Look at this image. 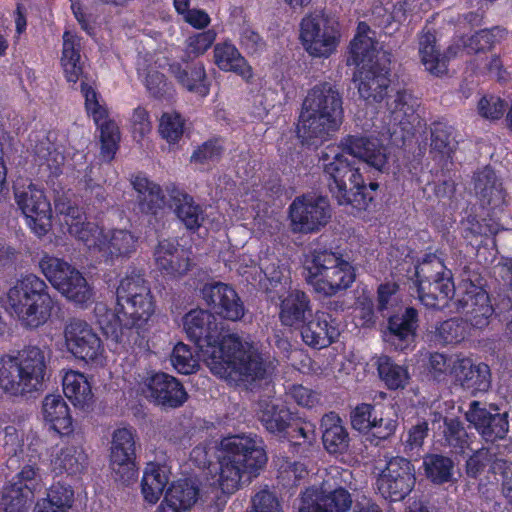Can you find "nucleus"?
<instances>
[{"label":"nucleus","instance_id":"e2e57ef3","mask_svg":"<svg viewBox=\"0 0 512 512\" xmlns=\"http://www.w3.org/2000/svg\"><path fill=\"white\" fill-rule=\"evenodd\" d=\"M263 278H260L259 284L265 290H271L281 283L284 278V270L279 266L277 259L262 260L260 266Z\"/></svg>","mask_w":512,"mask_h":512},{"label":"nucleus","instance_id":"9b49d317","mask_svg":"<svg viewBox=\"0 0 512 512\" xmlns=\"http://www.w3.org/2000/svg\"><path fill=\"white\" fill-rule=\"evenodd\" d=\"M419 301L428 308H441L455 293L452 275L435 255L428 256L415 271Z\"/></svg>","mask_w":512,"mask_h":512},{"label":"nucleus","instance_id":"cd10ccee","mask_svg":"<svg viewBox=\"0 0 512 512\" xmlns=\"http://www.w3.org/2000/svg\"><path fill=\"white\" fill-rule=\"evenodd\" d=\"M475 192L480 204L493 212L501 211L509 204V196L501 179L490 168L477 173Z\"/></svg>","mask_w":512,"mask_h":512},{"label":"nucleus","instance_id":"72a5a7b5","mask_svg":"<svg viewBox=\"0 0 512 512\" xmlns=\"http://www.w3.org/2000/svg\"><path fill=\"white\" fill-rule=\"evenodd\" d=\"M170 72L177 82L186 90L205 97L209 93L206 80V71L202 62L183 63L174 62L170 65Z\"/></svg>","mask_w":512,"mask_h":512},{"label":"nucleus","instance_id":"412c9836","mask_svg":"<svg viewBox=\"0 0 512 512\" xmlns=\"http://www.w3.org/2000/svg\"><path fill=\"white\" fill-rule=\"evenodd\" d=\"M383 54L390 59V54L375 41L370 27L365 22H360L350 44L347 64L358 67V70L383 66Z\"/></svg>","mask_w":512,"mask_h":512},{"label":"nucleus","instance_id":"680f3d73","mask_svg":"<svg viewBox=\"0 0 512 512\" xmlns=\"http://www.w3.org/2000/svg\"><path fill=\"white\" fill-rule=\"evenodd\" d=\"M216 32L209 29L189 36L186 40V52L195 57L203 55L216 40Z\"/></svg>","mask_w":512,"mask_h":512},{"label":"nucleus","instance_id":"6ab92c4d","mask_svg":"<svg viewBox=\"0 0 512 512\" xmlns=\"http://www.w3.org/2000/svg\"><path fill=\"white\" fill-rule=\"evenodd\" d=\"M352 505L350 493L344 488L331 490L325 481L320 488H307L301 497L299 512H348Z\"/></svg>","mask_w":512,"mask_h":512},{"label":"nucleus","instance_id":"20e7f679","mask_svg":"<svg viewBox=\"0 0 512 512\" xmlns=\"http://www.w3.org/2000/svg\"><path fill=\"white\" fill-rule=\"evenodd\" d=\"M56 209L69 234L83 242L90 251L100 253L106 261L113 263L128 259L137 251L139 237L133 232L127 229L105 231L96 223L86 222L82 210L71 204L56 202Z\"/></svg>","mask_w":512,"mask_h":512},{"label":"nucleus","instance_id":"f3484780","mask_svg":"<svg viewBox=\"0 0 512 512\" xmlns=\"http://www.w3.org/2000/svg\"><path fill=\"white\" fill-rule=\"evenodd\" d=\"M414 484V467L410 461L401 457L389 460L376 482L379 493L390 501L404 499L411 492Z\"/></svg>","mask_w":512,"mask_h":512},{"label":"nucleus","instance_id":"ea45409f","mask_svg":"<svg viewBox=\"0 0 512 512\" xmlns=\"http://www.w3.org/2000/svg\"><path fill=\"white\" fill-rule=\"evenodd\" d=\"M323 444L331 454L343 453L349 445V435L343 421L336 413L326 414L322 418Z\"/></svg>","mask_w":512,"mask_h":512},{"label":"nucleus","instance_id":"774afa93","mask_svg":"<svg viewBox=\"0 0 512 512\" xmlns=\"http://www.w3.org/2000/svg\"><path fill=\"white\" fill-rule=\"evenodd\" d=\"M491 468L495 474H501L502 494L507 502L512 505V463L503 459H496Z\"/></svg>","mask_w":512,"mask_h":512},{"label":"nucleus","instance_id":"9d476101","mask_svg":"<svg viewBox=\"0 0 512 512\" xmlns=\"http://www.w3.org/2000/svg\"><path fill=\"white\" fill-rule=\"evenodd\" d=\"M38 267L49 283L69 301L82 307L93 301V290L86 278L66 260L43 253Z\"/></svg>","mask_w":512,"mask_h":512},{"label":"nucleus","instance_id":"3c124183","mask_svg":"<svg viewBox=\"0 0 512 512\" xmlns=\"http://www.w3.org/2000/svg\"><path fill=\"white\" fill-rule=\"evenodd\" d=\"M35 155V161L42 176L57 177L62 172L64 155L50 143L40 142L36 146Z\"/></svg>","mask_w":512,"mask_h":512},{"label":"nucleus","instance_id":"4be33fe9","mask_svg":"<svg viewBox=\"0 0 512 512\" xmlns=\"http://www.w3.org/2000/svg\"><path fill=\"white\" fill-rule=\"evenodd\" d=\"M383 66L359 69L354 76L360 97L368 104L380 103L390 87L391 59L382 55Z\"/></svg>","mask_w":512,"mask_h":512},{"label":"nucleus","instance_id":"0e129e2a","mask_svg":"<svg viewBox=\"0 0 512 512\" xmlns=\"http://www.w3.org/2000/svg\"><path fill=\"white\" fill-rule=\"evenodd\" d=\"M462 359L460 356L449 357L440 353H434L430 356V372L438 381L446 380L447 376L452 379V370L457 360Z\"/></svg>","mask_w":512,"mask_h":512},{"label":"nucleus","instance_id":"aec40b11","mask_svg":"<svg viewBox=\"0 0 512 512\" xmlns=\"http://www.w3.org/2000/svg\"><path fill=\"white\" fill-rule=\"evenodd\" d=\"M456 309L465 322L475 329H484L494 313L488 293L472 282L465 283V292L456 302Z\"/></svg>","mask_w":512,"mask_h":512},{"label":"nucleus","instance_id":"f257e3e1","mask_svg":"<svg viewBox=\"0 0 512 512\" xmlns=\"http://www.w3.org/2000/svg\"><path fill=\"white\" fill-rule=\"evenodd\" d=\"M183 327L197 344L200 357L210 371L230 384H249L266 377L274 368L254 343L237 334L220 335L215 316L207 310L188 312Z\"/></svg>","mask_w":512,"mask_h":512},{"label":"nucleus","instance_id":"603ef678","mask_svg":"<svg viewBox=\"0 0 512 512\" xmlns=\"http://www.w3.org/2000/svg\"><path fill=\"white\" fill-rule=\"evenodd\" d=\"M86 461V455L81 447L67 446L56 454L52 460L53 469L59 473L69 474L80 472Z\"/></svg>","mask_w":512,"mask_h":512},{"label":"nucleus","instance_id":"f03ea898","mask_svg":"<svg viewBox=\"0 0 512 512\" xmlns=\"http://www.w3.org/2000/svg\"><path fill=\"white\" fill-rule=\"evenodd\" d=\"M347 155L380 172L388 170L389 155L377 139L354 135L343 138L338 146H328L321 152L319 160L333 198L341 206L363 211L373 200L368 189L375 191L378 184L371 182L367 186L360 168Z\"/></svg>","mask_w":512,"mask_h":512},{"label":"nucleus","instance_id":"79ce46f5","mask_svg":"<svg viewBox=\"0 0 512 512\" xmlns=\"http://www.w3.org/2000/svg\"><path fill=\"white\" fill-rule=\"evenodd\" d=\"M80 38L70 31L63 34L61 65L68 82L76 83L83 74Z\"/></svg>","mask_w":512,"mask_h":512},{"label":"nucleus","instance_id":"de8ad7c7","mask_svg":"<svg viewBox=\"0 0 512 512\" xmlns=\"http://www.w3.org/2000/svg\"><path fill=\"white\" fill-rule=\"evenodd\" d=\"M174 211L187 229L196 230L204 222V212L191 196L177 191L173 195Z\"/></svg>","mask_w":512,"mask_h":512},{"label":"nucleus","instance_id":"c756f323","mask_svg":"<svg viewBox=\"0 0 512 512\" xmlns=\"http://www.w3.org/2000/svg\"><path fill=\"white\" fill-rule=\"evenodd\" d=\"M340 332L331 315L324 311H316L301 330L305 344L310 347L322 349L332 344Z\"/></svg>","mask_w":512,"mask_h":512},{"label":"nucleus","instance_id":"49530a36","mask_svg":"<svg viewBox=\"0 0 512 512\" xmlns=\"http://www.w3.org/2000/svg\"><path fill=\"white\" fill-rule=\"evenodd\" d=\"M416 101L405 91H398L391 103H388L391 113V121L395 125H400L403 130H408V125H414L419 122L416 114Z\"/></svg>","mask_w":512,"mask_h":512},{"label":"nucleus","instance_id":"a19ab883","mask_svg":"<svg viewBox=\"0 0 512 512\" xmlns=\"http://www.w3.org/2000/svg\"><path fill=\"white\" fill-rule=\"evenodd\" d=\"M311 310L310 299L300 290L290 291L281 301L279 317L283 325L293 327L304 322Z\"/></svg>","mask_w":512,"mask_h":512},{"label":"nucleus","instance_id":"864d4df0","mask_svg":"<svg viewBox=\"0 0 512 512\" xmlns=\"http://www.w3.org/2000/svg\"><path fill=\"white\" fill-rule=\"evenodd\" d=\"M95 317L102 331L113 337L117 342H125L122 328H125L119 318V307L114 313L106 304L98 303L94 308Z\"/></svg>","mask_w":512,"mask_h":512},{"label":"nucleus","instance_id":"a18cd8bd","mask_svg":"<svg viewBox=\"0 0 512 512\" xmlns=\"http://www.w3.org/2000/svg\"><path fill=\"white\" fill-rule=\"evenodd\" d=\"M423 468L426 477L434 484L454 483L455 465L449 457L430 454L423 458Z\"/></svg>","mask_w":512,"mask_h":512},{"label":"nucleus","instance_id":"4468645a","mask_svg":"<svg viewBox=\"0 0 512 512\" xmlns=\"http://www.w3.org/2000/svg\"><path fill=\"white\" fill-rule=\"evenodd\" d=\"M63 334L66 350L74 358L91 365H103L105 348L90 324L72 318L65 324Z\"/></svg>","mask_w":512,"mask_h":512},{"label":"nucleus","instance_id":"393cba45","mask_svg":"<svg viewBox=\"0 0 512 512\" xmlns=\"http://www.w3.org/2000/svg\"><path fill=\"white\" fill-rule=\"evenodd\" d=\"M144 393L154 403L162 407L177 408L188 399L182 384L166 373H156L147 379Z\"/></svg>","mask_w":512,"mask_h":512},{"label":"nucleus","instance_id":"2f4dec72","mask_svg":"<svg viewBox=\"0 0 512 512\" xmlns=\"http://www.w3.org/2000/svg\"><path fill=\"white\" fill-rule=\"evenodd\" d=\"M213 62L224 72H233L247 83L252 82L254 70L230 41L217 43L213 48Z\"/></svg>","mask_w":512,"mask_h":512},{"label":"nucleus","instance_id":"ddd939ff","mask_svg":"<svg viewBox=\"0 0 512 512\" xmlns=\"http://www.w3.org/2000/svg\"><path fill=\"white\" fill-rule=\"evenodd\" d=\"M14 196L26 225L36 236H45L52 228V207L44 190L30 182L16 185Z\"/></svg>","mask_w":512,"mask_h":512},{"label":"nucleus","instance_id":"8fccbe9b","mask_svg":"<svg viewBox=\"0 0 512 512\" xmlns=\"http://www.w3.org/2000/svg\"><path fill=\"white\" fill-rule=\"evenodd\" d=\"M73 502L71 486L58 482L49 488L47 498L37 504L36 512H69Z\"/></svg>","mask_w":512,"mask_h":512},{"label":"nucleus","instance_id":"39448f33","mask_svg":"<svg viewBox=\"0 0 512 512\" xmlns=\"http://www.w3.org/2000/svg\"><path fill=\"white\" fill-rule=\"evenodd\" d=\"M343 98L327 82L312 87L302 104L297 136L303 144L317 145L328 140L343 123Z\"/></svg>","mask_w":512,"mask_h":512},{"label":"nucleus","instance_id":"423d86ee","mask_svg":"<svg viewBox=\"0 0 512 512\" xmlns=\"http://www.w3.org/2000/svg\"><path fill=\"white\" fill-rule=\"evenodd\" d=\"M51 350L29 345L0 355V390L10 396L39 391L46 378Z\"/></svg>","mask_w":512,"mask_h":512},{"label":"nucleus","instance_id":"338daca9","mask_svg":"<svg viewBox=\"0 0 512 512\" xmlns=\"http://www.w3.org/2000/svg\"><path fill=\"white\" fill-rule=\"evenodd\" d=\"M251 512H282L277 497L268 489H261L252 498Z\"/></svg>","mask_w":512,"mask_h":512},{"label":"nucleus","instance_id":"a211bd4d","mask_svg":"<svg viewBox=\"0 0 512 512\" xmlns=\"http://www.w3.org/2000/svg\"><path fill=\"white\" fill-rule=\"evenodd\" d=\"M110 467L116 481L130 484L137 479L135 463V439L131 429L114 431L110 448Z\"/></svg>","mask_w":512,"mask_h":512},{"label":"nucleus","instance_id":"dca6fc26","mask_svg":"<svg viewBox=\"0 0 512 512\" xmlns=\"http://www.w3.org/2000/svg\"><path fill=\"white\" fill-rule=\"evenodd\" d=\"M42 487L38 469L32 465L24 466L3 488L0 512H26L35 493Z\"/></svg>","mask_w":512,"mask_h":512},{"label":"nucleus","instance_id":"0eeeda50","mask_svg":"<svg viewBox=\"0 0 512 512\" xmlns=\"http://www.w3.org/2000/svg\"><path fill=\"white\" fill-rule=\"evenodd\" d=\"M55 300L44 280L34 274L17 279L7 292L6 305L13 317L25 328H38L51 317Z\"/></svg>","mask_w":512,"mask_h":512},{"label":"nucleus","instance_id":"5701e85b","mask_svg":"<svg viewBox=\"0 0 512 512\" xmlns=\"http://www.w3.org/2000/svg\"><path fill=\"white\" fill-rule=\"evenodd\" d=\"M507 413H500L497 407L490 406V410L480 407V403L473 401L466 412V419L480 435L489 442L503 439L509 430Z\"/></svg>","mask_w":512,"mask_h":512},{"label":"nucleus","instance_id":"f8f14e48","mask_svg":"<svg viewBox=\"0 0 512 512\" xmlns=\"http://www.w3.org/2000/svg\"><path fill=\"white\" fill-rule=\"evenodd\" d=\"M299 39L310 56L327 58L339 44L338 24L321 12L308 14L301 20Z\"/></svg>","mask_w":512,"mask_h":512},{"label":"nucleus","instance_id":"69168bd1","mask_svg":"<svg viewBox=\"0 0 512 512\" xmlns=\"http://www.w3.org/2000/svg\"><path fill=\"white\" fill-rule=\"evenodd\" d=\"M308 474L303 463L285 461L279 468V479L285 486H294Z\"/></svg>","mask_w":512,"mask_h":512},{"label":"nucleus","instance_id":"bf43d9fd","mask_svg":"<svg viewBox=\"0 0 512 512\" xmlns=\"http://www.w3.org/2000/svg\"><path fill=\"white\" fill-rule=\"evenodd\" d=\"M506 108V102L499 96L493 94L482 96L477 104L478 114L482 118L491 121L500 119L503 116Z\"/></svg>","mask_w":512,"mask_h":512},{"label":"nucleus","instance_id":"7ed1b4c3","mask_svg":"<svg viewBox=\"0 0 512 512\" xmlns=\"http://www.w3.org/2000/svg\"><path fill=\"white\" fill-rule=\"evenodd\" d=\"M268 456L263 440L255 434H235L221 439L218 446L217 489L232 495L250 484L265 468Z\"/></svg>","mask_w":512,"mask_h":512},{"label":"nucleus","instance_id":"473e14b6","mask_svg":"<svg viewBox=\"0 0 512 512\" xmlns=\"http://www.w3.org/2000/svg\"><path fill=\"white\" fill-rule=\"evenodd\" d=\"M198 488L190 480L172 482L164 493L157 512H187L197 502Z\"/></svg>","mask_w":512,"mask_h":512},{"label":"nucleus","instance_id":"6e6552de","mask_svg":"<svg viewBox=\"0 0 512 512\" xmlns=\"http://www.w3.org/2000/svg\"><path fill=\"white\" fill-rule=\"evenodd\" d=\"M303 270L306 283L324 297L347 290L356 279L352 263L341 254L328 250H313L306 254Z\"/></svg>","mask_w":512,"mask_h":512},{"label":"nucleus","instance_id":"052dcab7","mask_svg":"<svg viewBox=\"0 0 512 512\" xmlns=\"http://www.w3.org/2000/svg\"><path fill=\"white\" fill-rule=\"evenodd\" d=\"M81 91L85 98V107L88 115H90L95 124H100L108 117V111L104 103L99 100L95 90L88 84H81Z\"/></svg>","mask_w":512,"mask_h":512},{"label":"nucleus","instance_id":"c9c22d12","mask_svg":"<svg viewBox=\"0 0 512 512\" xmlns=\"http://www.w3.org/2000/svg\"><path fill=\"white\" fill-rule=\"evenodd\" d=\"M259 419L272 434L284 435L291 427L292 413L278 399L260 403Z\"/></svg>","mask_w":512,"mask_h":512},{"label":"nucleus","instance_id":"5fc2aeb1","mask_svg":"<svg viewBox=\"0 0 512 512\" xmlns=\"http://www.w3.org/2000/svg\"><path fill=\"white\" fill-rule=\"evenodd\" d=\"M185 130V120L182 116L175 112H164L158 125L160 136L169 144L177 143L183 136Z\"/></svg>","mask_w":512,"mask_h":512},{"label":"nucleus","instance_id":"09e8293b","mask_svg":"<svg viewBox=\"0 0 512 512\" xmlns=\"http://www.w3.org/2000/svg\"><path fill=\"white\" fill-rule=\"evenodd\" d=\"M380 379L390 390L404 389L409 383L408 368L393 361L388 356H380L376 362Z\"/></svg>","mask_w":512,"mask_h":512},{"label":"nucleus","instance_id":"13d9d810","mask_svg":"<svg viewBox=\"0 0 512 512\" xmlns=\"http://www.w3.org/2000/svg\"><path fill=\"white\" fill-rule=\"evenodd\" d=\"M467 335V326L464 321L457 318L444 321L436 330V337L445 344L460 342Z\"/></svg>","mask_w":512,"mask_h":512},{"label":"nucleus","instance_id":"b1692460","mask_svg":"<svg viewBox=\"0 0 512 512\" xmlns=\"http://www.w3.org/2000/svg\"><path fill=\"white\" fill-rule=\"evenodd\" d=\"M202 297L209 307L227 320L238 321L245 314L241 299L227 284L220 282L206 284L202 289Z\"/></svg>","mask_w":512,"mask_h":512},{"label":"nucleus","instance_id":"e433bc0d","mask_svg":"<svg viewBox=\"0 0 512 512\" xmlns=\"http://www.w3.org/2000/svg\"><path fill=\"white\" fill-rule=\"evenodd\" d=\"M42 415L52 429L60 434H69L72 431V417L70 409L59 394L45 396L42 403Z\"/></svg>","mask_w":512,"mask_h":512},{"label":"nucleus","instance_id":"1a4fd4ad","mask_svg":"<svg viewBox=\"0 0 512 512\" xmlns=\"http://www.w3.org/2000/svg\"><path fill=\"white\" fill-rule=\"evenodd\" d=\"M119 318L127 329L146 327L155 313V301L143 275L135 270L121 278L116 289Z\"/></svg>","mask_w":512,"mask_h":512},{"label":"nucleus","instance_id":"f704fd0d","mask_svg":"<svg viewBox=\"0 0 512 512\" xmlns=\"http://www.w3.org/2000/svg\"><path fill=\"white\" fill-rule=\"evenodd\" d=\"M504 36V30L496 27L489 30H481L468 38L456 40L449 48L451 56H463L491 49L495 43Z\"/></svg>","mask_w":512,"mask_h":512},{"label":"nucleus","instance_id":"a878e982","mask_svg":"<svg viewBox=\"0 0 512 512\" xmlns=\"http://www.w3.org/2000/svg\"><path fill=\"white\" fill-rule=\"evenodd\" d=\"M154 264L158 270L170 277H181L191 267L188 252L174 239H162L154 248Z\"/></svg>","mask_w":512,"mask_h":512},{"label":"nucleus","instance_id":"7c9ffc66","mask_svg":"<svg viewBox=\"0 0 512 512\" xmlns=\"http://www.w3.org/2000/svg\"><path fill=\"white\" fill-rule=\"evenodd\" d=\"M416 328L417 311L410 307L403 314L390 317L384 339L396 350L404 351L414 343Z\"/></svg>","mask_w":512,"mask_h":512},{"label":"nucleus","instance_id":"2eb2a0df","mask_svg":"<svg viewBox=\"0 0 512 512\" xmlns=\"http://www.w3.org/2000/svg\"><path fill=\"white\" fill-rule=\"evenodd\" d=\"M293 231L312 233L326 226L331 219V206L326 197L307 194L297 197L289 207Z\"/></svg>","mask_w":512,"mask_h":512},{"label":"nucleus","instance_id":"6e6d98bb","mask_svg":"<svg viewBox=\"0 0 512 512\" xmlns=\"http://www.w3.org/2000/svg\"><path fill=\"white\" fill-rule=\"evenodd\" d=\"M97 126L100 130L102 157L105 160H111L118 149L120 141L119 128L114 121L108 119L100 122Z\"/></svg>","mask_w":512,"mask_h":512},{"label":"nucleus","instance_id":"4c0bfd02","mask_svg":"<svg viewBox=\"0 0 512 512\" xmlns=\"http://www.w3.org/2000/svg\"><path fill=\"white\" fill-rule=\"evenodd\" d=\"M418 53L425 70L436 76L447 72V61L453 57L448 52L445 56L440 54L436 46V37L429 31L419 36Z\"/></svg>","mask_w":512,"mask_h":512},{"label":"nucleus","instance_id":"4d7b16f0","mask_svg":"<svg viewBox=\"0 0 512 512\" xmlns=\"http://www.w3.org/2000/svg\"><path fill=\"white\" fill-rule=\"evenodd\" d=\"M170 361L173 368L181 374H191L199 366L198 360L193 355L189 346L181 342L174 346Z\"/></svg>","mask_w":512,"mask_h":512},{"label":"nucleus","instance_id":"c85d7f7f","mask_svg":"<svg viewBox=\"0 0 512 512\" xmlns=\"http://www.w3.org/2000/svg\"><path fill=\"white\" fill-rule=\"evenodd\" d=\"M351 425L355 430L372 432L376 438L383 440L395 433L397 420L378 417L374 412L373 405L361 403L351 412Z\"/></svg>","mask_w":512,"mask_h":512},{"label":"nucleus","instance_id":"58836bf2","mask_svg":"<svg viewBox=\"0 0 512 512\" xmlns=\"http://www.w3.org/2000/svg\"><path fill=\"white\" fill-rule=\"evenodd\" d=\"M63 392L74 406L85 407L93 401L91 383L86 375L75 370H68L62 378Z\"/></svg>","mask_w":512,"mask_h":512},{"label":"nucleus","instance_id":"c03bdc74","mask_svg":"<svg viewBox=\"0 0 512 512\" xmlns=\"http://www.w3.org/2000/svg\"><path fill=\"white\" fill-rule=\"evenodd\" d=\"M168 480V471L165 467L152 462L148 463L141 481V492L144 500L150 504L157 503Z\"/></svg>","mask_w":512,"mask_h":512},{"label":"nucleus","instance_id":"37998d69","mask_svg":"<svg viewBox=\"0 0 512 512\" xmlns=\"http://www.w3.org/2000/svg\"><path fill=\"white\" fill-rule=\"evenodd\" d=\"M138 193L139 203L144 212L155 214L165 205L164 195L160 186L144 175H136L131 180Z\"/></svg>","mask_w":512,"mask_h":512},{"label":"nucleus","instance_id":"bb28decb","mask_svg":"<svg viewBox=\"0 0 512 512\" xmlns=\"http://www.w3.org/2000/svg\"><path fill=\"white\" fill-rule=\"evenodd\" d=\"M452 381L472 394L486 392L491 386L490 368L485 363H474L468 357L455 362Z\"/></svg>","mask_w":512,"mask_h":512}]
</instances>
